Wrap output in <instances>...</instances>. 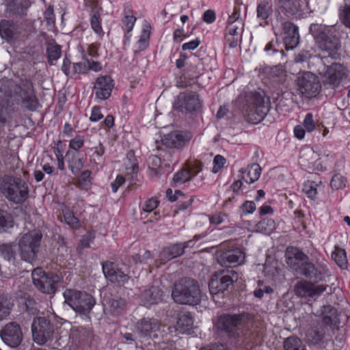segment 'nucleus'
<instances>
[{"mask_svg": "<svg viewBox=\"0 0 350 350\" xmlns=\"http://www.w3.org/2000/svg\"><path fill=\"white\" fill-rule=\"evenodd\" d=\"M253 325L252 317L248 313L224 314L217 318L216 327L230 338L245 341L250 338V328Z\"/></svg>", "mask_w": 350, "mask_h": 350, "instance_id": "f257e3e1", "label": "nucleus"}, {"mask_svg": "<svg viewBox=\"0 0 350 350\" xmlns=\"http://www.w3.org/2000/svg\"><path fill=\"white\" fill-rule=\"evenodd\" d=\"M198 282L190 278H183L175 282L172 292L173 300L179 304L196 305L200 301Z\"/></svg>", "mask_w": 350, "mask_h": 350, "instance_id": "f03ea898", "label": "nucleus"}, {"mask_svg": "<svg viewBox=\"0 0 350 350\" xmlns=\"http://www.w3.org/2000/svg\"><path fill=\"white\" fill-rule=\"evenodd\" d=\"M310 31L316 40L319 49L321 50L319 55L323 59L330 57L337 59L340 57L338 53V40L328 34V29L326 26L318 24H312Z\"/></svg>", "mask_w": 350, "mask_h": 350, "instance_id": "7ed1b4c3", "label": "nucleus"}, {"mask_svg": "<svg viewBox=\"0 0 350 350\" xmlns=\"http://www.w3.org/2000/svg\"><path fill=\"white\" fill-rule=\"evenodd\" d=\"M0 191L8 200L16 204L24 202L29 194L27 183L10 176H5L0 180Z\"/></svg>", "mask_w": 350, "mask_h": 350, "instance_id": "20e7f679", "label": "nucleus"}, {"mask_svg": "<svg viewBox=\"0 0 350 350\" xmlns=\"http://www.w3.org/2000/svg\"><path fill=\"white\" fill-rule=\"evenodd\" d=\"M42 239V234L38 230H31L22 236L18 245L23 260L31 263L36 260Z\"/></svg>", "mask_w": 350, "mask_h": 350, "instance_id": "39448f33", "label": "nucleus"}, {"mask_svg": "<svg viewBox=\"0 0 350 350\" xmlns=\"http://www.w3.org/2000/svg\"><path fill=\"white\" fill-rule=\"evenodd\" d=\"M65 302L76 312L87 314L96 304L95 299L85 292L67 289L64 293Z\"/></svg>", "mask_w": 350, "mask_h": 350, "instance_id": "423d86ee", "label": "nucleus"}, {"mask_svg": "<svg viewBox=\"0 0 350 350\" xmlns=\"http://www.w3.org/2000/svg\"><path fill=\"white\" fill-rule=\"evenodd\" d=\"M33 340L39 345H44L54 339L55 326L46 317L33 319L31 324Z\"/></svg>", "mask_w": 350, "mask_h": 350, "instance_id": "0eeeda50", "label": "nucleus"}, {"mask_svg": "<svg viewBox=\"0 0 350 350\" xmlns=\"http://www.w3.org/2000/svg\"><path fill=\"white\" fill-rule=\"evenodd\" d=\"M33 284L44 293L53 294L57 290V284L61 280V276L53 272H44L41 268L33 269L31 273Z\"/></svg>", "mask_w": 350, "mask_h": 350, "instance_id": "6e6552de", "label": "nucleus"}, {"mask_svg": "<svg viewBox=\"0 0 350 350\" xmlns=\"http://www.w3.org/2000/svg\"><path fill=\"white\" fill-rule=\"evenodd\" d=\"M237 280L238 275L233 269H219L213 273L208 283L210 292L212 294L224 292Z\"/></svg>", "mask_w": 350, "mask_h": 350, "instance_id": "1a4fd4ad", "label": "nucleus"}, {"mask_svg": "<svg viewBox=\"0 0 350 350\" xmlns=\"http://www.w3.org/2000/svg\"><path fill=\"white\" fill-rule=\"evenodd\" d=\"M243 28L244 21L241 17L240 5H235L226 21V38L228 42H230V47L234 48L237 46V38H234V36L241 33Z\"/></svg>", "mask_w": 350, "mask_h": 350, "instance_id": "9d476101", "label": "nucleus"}, {"mask_svg": "<svg viewBox=\"0 0 350 350\" xmlns=\"http://www.w3.org/2000/svg\"><path fill=\"white\" fill-rule=\"evenodd\" d=\"M202 106V101L195 92H180L175 98L173 107L181 112L194 113Z\"/></svg>", "mask_w": 350, "mask_h": 350, "instance_id": "9b49d317", "label": "nucleus"}, {"mask_svg": "<svg viewBox=\"0 0 350 350\" xmlns=\"http://www.w3.org/2000/svg\"><path fill=\"white\" fill-rule=\"evenodd\" d=\"M298 91L306 98L315 97L321 90L319 78L310 72H304L297 79Z\"/></svg>", "mask_w": 350, "mask_h": 350, "instance_id": "f8f14e48", "label": "nucleus"}, {"mask_svg": "<svg viewBox=\"0 0 350 350\" xmlns=\"http://www.w3.org/2000/svg\"><path fill=\"white\" fill-rule=\"evenodd\" d=\"M0 336L5 344L12 348L18 347L23 338L21 326L16 322L6 324L0 331Z\"/></svg>", "mask_w": 350, "mask_h": 350, "instance_id": "ddd939ff", "label": "nucleus"}, {"mask_svg": "<svg viewBox=\"0 0 350 350\" xmlns=\"http://www.w3.org/2000/svg\"><path fill=\"white\" fill-rule=\"evenodd\" d=\"M347 77V70L343 65L338 63H332L325 72L324 83L325 85L334 89L338 87Z\"/></svg>", "mask_w": 350, "mask_h": 350, "instance_id": "4468645a", "label": "nucleus"}, {"mask_svg": "<svg viewBox=\"0 0 350 350\" xmlns=\"http://www.w3.org/2000/svg\"><path fill=\"white\" fill-rule=\"evenodd\" d=\"M216 256L218 263L223 267L239 265L243 261L245 258L243 252L239 248L217 252Z\"/></svg>", "mask_w": 350, "mask_h": 350, "instance_id": "2eb2a0df", "label": "nucleus"}, {"mask_svg": "<svg viewBox=\"0 0 350 350\" xmlns=\"http://www.w3.org/2000/svg\"><path fill=\"white\" fill-rule=\"evenodd\" d=\"M113 83L109 76L98 77L94 83V92L98 101L107 100L111 94Z\"/></svg>", "mask_w": 350, "mask_h": 350, "instance_id": "dca6fc26", "label": "nucleus"}, {"mask_svg": "<svg viewBox=\"0 0 350 350\" xmlns=\"http://www.w3.org/2000/svg\"><path fill=\"white\" fill-rule=\"evenodd\" d=\"M20 89L23 107L29 111H35L38 107V100L34 94L32 83L25 80L21 83Z\"/></svg>", "mask_w": 350, "mask_h": 350, "instance_id": "f3484780", "label": "nucleus"}, {"mask_svg": "<svg viewBox=\"0 0 350 350\" xmlns=\"http://www.w3.org/2000/svg\"><path fill=\"white\" fill-rule=\"evenodd\" d=\"M326 286L323 285H317L306 281L298 282L294 287V291L296 295L301 297H314L319 296L325 291Z\"/></svg>", "mask_w": 350, "mask_h": 350, "instance_id": "a211bd4d", "label": "nucleus"}, {"mask_svg": "<svg viewBox=\"0 0 350 350\" xmlns=\"http://www.w3.org/2000/svg\"><path fill=\"white\" fill-rule=\"evenodd\" d=\"M103 271L107 278L119 286H124L130 279L127 274L116 267L114 263L109 261L103 263Z\"/></svg>", "mask_w": 350, "mask_h": 350, "instance_id": "6ab92c4d", "label": "nucleus"}, {"mask_svg": "<svg viewBox=\"0 0 350 350\" xmlns=\"http://www.w3.org/2000/svg\"><path fill=\"white\" fill-rule=\"evenodd\" d=\"M284 31V43L286 50L295 49L299 44V35L298 27L290 21H286L282 24Z\"/></svg>", "mask_w": 350, "mask_h": 350, "instance_id": "aec40b11", "label": "nucleus"}, {"mask_svg": "<svg viewBox=\"0 0 350 350\" xmlns=\"http://www.w3.org/2000/svg\"><path fill=\"white\" fill-rule=\"evenodd\" d=\"M287 265L295 272L306 261L308 256L296 247H288L285 252Z\"/></svg>", "mask_w": 350, "mask_h": 350, "instance_id": "412c9836", "label": "nucleus"}, {"mask_svg": "<svg viewBox=\"0 0 350 350\" xmlns=\"http://www.w3.org/2000/svg\"><path fill=\"white\" fill-rule=\"evenodd\" d=\"M202 163L193 162L188 165L187 168L177 172L173 177V181L176 185L183 184L190 180L202 170Z\"/></svg>", "mask_w": 350, "mask_h": 350, "instance_id": "4be33fe9", "label": "nucleus"}, {"mask_svg": "<svg viewBox=\"0 0 350 350\" xmlns=\"http://www.w3.org/2000/svg\"><path fill=\"white\" fill-rule=\"evenodd\" d=\"M163 292L158 286L151 285L142 292L141 295L142 303L147 308L158 304L163 299Z\"/></svg>", "mask_w": 350, "mask_h": 350, "instance_id": "5701e85b", "label": "nucleus"}, {"mask_svg": "<svg viewBox=\"0 0 350 350\" xmlns=\"http://www.w3.org/2000/svg\"><path fill=\"white\" fill-rule=\"evenodd\" d=\"M160 321L154 318H143L139 320L135 325L137 332L142 337H146L151 333L155 332L160 329Z\"/></svg>", "mask_w": 350, "mask_h": 350, "instance_id": "b1692460", "label": "nucleus"}, {"mask_svg": "<svg viewBox=\"0 0 350 350\" xmlns=\"http://www.w3.org/2000/svg\"><path fill=\"white\" fill-rule=\"evenodd\" d=\"M191 138V135L189 132L174 131L165 137L163 142L168 147L180 148L185 146Z\"/></svg>", "mask_w": 350, "mask_h": 350, "instance_id": "393cba45", "label": "nucleus"}, {"mask_svg": "<svg viewBox=\"0 0 350 350\" xmlns=\"http://www.w3.org/2000/svg\"><path fill=\"white\" fill-rule=\"evenodd\" d=\"M331 330L329 327L321 322L317 326L310 327L307 330L306 334V340L309 343L319 344Z\"/></svg>", "mask_w": 350, "mask_h": 350, "instance_id": "a878e982", "label": "nucleus"}, {"mask_svg": "<svg viewBox=\"0 0 350 350\" xmlns=\"http://www.w3.org/2000/svg\"><path fill=\"white\" fill-rule=\"evenodd\" d=\"M20 35L19 25L9 20L0 21V36L8 42L18 38Z\"/></svg>", "mask_w": 350, "mask_h": 350, "instance_id": "bb28decb", "label": "nucleus"}, {"mask_svg": "<svg viewBox=\"0 0 350 350\" xmlns=\"http://www.w3.org/2000/svg\"><path fill=\"white\" fill-rule=\"evenodd\" d=\"M103 301L105 306H107V308L113 315L122 314L126 307V300L118 295L105 297Z\"/></svg>", "mask_w": 350, "mask_h": 350, "instance_id": "cd10ccee", "label": "nucleus"}, {"mask_svg": "<svg viewBox=\"0 0 350 350\" xmlns=\"http://www.w3.org/2000/svg\"><path fill=\"white\" fill-rule=\"evenodd\" d=\"M191 241L185 243L183 245L176 243L163 249L159 254L160 260L163 262H165L171 259L181 256L184 253L185 249L188 246L189 243Z\"/></svg>", "mask_w": 350, "mask_h": 350, "instance_id": "c85d7f7f", "label": "nucleus"}, {"mask_svg": "<svg viewBox=\"0 0 350 350\" xmlns=\"http://www.w3.org/2000/svg\"><path fill=\"white\" fill-rule=\"evenodd\" d=\"M102 8L98 5H95L90 13V23L91 29L97 36V37L102 40L105 35L102 27V18H100V14Z\"/></svg>", "mask_w": 350, "mask_h": 350, "instance_id": "c756f323", "label": "nucleus"}, {"mask_svg": "<svg viewBox=\"0 0 350 350\" xmlns=\"http://www.w3.org/2000/svg\"><path fill=\"white\" fill-rule=\"evenodd\" d=\"M267 109L264 104L262 98L257 100V103L252 106L247 112V116L248 120L254 124L262 121L266 116Z\"/></svg>", "mask_w": 350, "mask_h": 350, "instance_id": "7c9ffc66", "label": "nucleus"}, {"mask_svg": "<svg viewBox=\"0 0 350 350\" xmlns=\"http://www.w3.org/2000/svg\"><path fill=\"white\" fill-rule=\"evenodd\" d=\"M322 313L323 315L321 320L322 323L329 327L332 331L334 329L333 326L336 327L340 323L336 308L331 306H324Z\"/></svg>", "mask_w": 350, "mask_h": 350, "instance_id": "2f4dec72", "label": "nucleus"}, {"mask_svg": "<svg viewBox=\"0 0 350 350\" xmlns=\"http://www.w3.org/2000/svg\"><path fill=\"white\" fill-rule=\"evenodd\" d=\"M243 175L242 178L247 183L251 184L256 181L261 174V167L257 163H252L246 169H241L239 171Z\"/></svg>", "mask_w": 350, "mask_h": 350, "instance_id": "473e14b6", "label": "nucleus"}, {"mask_svg": "<svg viewBox=\"0 0 350 350\" xmlns=\"http://www.w3.org/2000/svg\"><path fill=\"white\" fill-rule=\"evenodd\" d=\"M68 168L72 173L76 175L84 166V161L82 157L75 152L68 150L66 154Z\"/></svg>", "mask_w": 350, "mask_h": 350, "instance_id": "72a5a7b5", "label": "nucleus"}, {"mask_svg": "<svg viewBox=\"0 0 350 350\" xmlns=\"http://www.w3.org/2000/svg\"><path fill=\"white\" fill-rule=\"evenodd\" d=\"M277 5L286 15H295L299 10L297 0H278Z\"/></svg>", "mask_w": 350, "mask_h": 350, "instance_id": "f704fd0d", "label": "nucleus"}, {"mask_svg": "<svg viewBox=\"0 0 350 350\" xmlns=\"http://www.w3.org/2000/svg\"><path fill=\"white\" fill-rule=\"evenodd\" d=\"M193 321L189 312H182L178 314L176 326L180 332H189L193 326Z\"/></svg>", "mask_w": 350, "mask_h": 350, "instance_id": "c9c22d12", "label": "nucleus"}, {"mask_svg": "<svg viewBox=\"0 0 350 350\" xmlns=\"http://www.w3.org/2000/svg\"><path fill=\"white\" fill-rule=\"evenodd\" d=\"M30 6L29 0H15L10 5V12L16 16L26 15L27 10Z\"/></svg>", "mask_w": 350, "mask_h": 350, "instance_id": "e433bc0d", "label": "nucleus"}, {"mask_svg": "<svg viewBox=\"0 0 350 350\" xmlns=\"http://www.w3.org/2000/svg\"><path fill=\"white\" fill-rule=\"evenodd\" d=\"M296 273L309 278H317L321 274V272L309 260L303 263Z\"/></svg>", "mask_w": 350, "mask_h": 350, "instance_id": "4c0bfd02", "label": "nucleus"}, {"mask_svg": "<svg viewBox=\"0 0 350 350\" xmlns=\"http://www.w3.org/2000/svg\"><path fill=\"white\" fill-rule=\"evenodd\" d=\"M249 225L254 226L252 231L265 234H269L275 226L274 220H254V224Z\"/></svg>", "mask_w": 350, "mask_h": 350, "instance_id": "58836bf2", "label": "nucleus"}, {"mask_svg": "<svg viewBox=\"0 0 350 350\" xmlns=\"http://www.w3.org/2000/svg\"><path fill=\"white\" fill-rule=\"evenodd\" d=\"M16 245L14 243L0 244V256L9 262L16 259Z\"/></svg>", "mask_w": 350, "mask_h": 350, "instance_id": "ea45409f", "label": "nucleus"}, {"mask_svg": "<svg viewBox=\"0 0 350 350\" xmlns=\"http://www.w3.org/2000/svg\"><path fill=\"white\" fill-rule=\"evenodd\" d=\"M124 17L122 19V28L124 30H127L128 31H132L137 18L133 14V11L131 8L129 6L125 7L123 10Z\"/></svg>", "mask_w": 350, "mask_h": 350, "instance_id": "a19ab883", "label": "nucleus"}, {"mask_svg": "<svg viewBox=\"0 0 350 350\" xmlns=\"http://www.w3.org/2000/svg\"><path fill=\"white\" fill-rule=\"evenodd\" d=\"M61 47L55 42H49L46 46L48 62L53 65L61 56Z\"/></svg>", "mask_w": 350, "mask_h": 350, "instance_id": "79ce46f5", "label": "nucleus"}, {"mask_svg": "<svg viewBox=\"0 0 350 350\" xmlns=\"http://www.w3.org/2000/svg\"><path fill=\"white\" fill-rule=\"evenodd\" d=\"M272 7L268 1H260L256 8V16L258 19L267 20L272 14Z\"/></svg>", "mask_w": 350, "mask_h": 350, "instance_id": "37998d69", "label": "nucleus"}, {"mask_svg": "<svg viewBox=\"0 0 350 350\" xmlns=\"http://www.w3.org/2000/svg\"><path fill=\"white\" fill-rule=\"evenodd\" d=\"M284 350H306L303 342L297 337L291 336L284 342Z\"/></svg>", "mask_w": 350, "mask_h": 350, "instance_id": "c03bdc74", "label": "nucleus"}, {"mask_svg": "<svg viewBox=\"0 0 350 350\" xmlns=\"http://www.w3.org/2000/svg\"><path fill=\"white\" fill-rule=\"evenodd\" d=\"M13 303L7 297H0V321L8 317L12 311Z\"/></svg>", "mask_w": 350, "mask_h": 350, "instance_id": "a18cd8bd", "label": "nucleus"}, {"mask_svg": "<svg viewBox=\"0 0 350 350\" xmlns=\"http://www.w3.org/2000/svg\"><path fill=\"white\" fill-rule=\"evenodd\" d=\"M150 35V25L147 23L144 25L139 39L137 43L139 50H144L148 45Z\"/></svg>", "mask_w": 350, "mask_h": 350, "instance_id": "49530a36", "label": "nucleus"}, {"mask_svg": "<svg viewBox=\"0 0 350 350\" xmlns=\"http://www.w3.org/2000/svg\"><path fill=\"white\" fill-rule=\"evenodd\" d=\"M332 257L340 267L344 269L347 267V260L345 250L335 247V250L332 252Z\"/></svg>", "mask_w": 350, "mask_h": 350, "instance_id": "de8ad7c7", "label": "nucleus"}, {"mask_svg": "<svg viewBox=\"0 0 350 350\" xmlns=\"http://www.w3.org/2000/svg\"><path fill=\"white\" fill-rule=\"evenodd\" d=\"M316 157L317 155L312 149H306L301 152L299 159L302 165L306 166V162L310 165L314 163Z\"/></svg>", "mask_w": 350, "mask_h": 350, "instance_id": "09e8293b", "label": "nucleus"}, {"mask_svg": "<svg viewBox=\"0 0 350 350\" xmlns=\"http://www.w3.org/2000/svg\"><path fill=\"white\" fill-rule=\"evenodd\" d=\"M159 204L158 200L156 198H152L144 203V205L142 207V211L141 215L144 217H149L148 215H143V214L148 213L151 214L152 212L157 207ZM153 217V215H150V219Z\"/></svg>", "mask_w": 350, "mask_h": 350, "instance_id": "8fccbe9b", "label": "nucleus"}, {"mask_svg": "<svg viewBox=\"0 0 350 350\" xmlns=\"http://www.w3.org/2000/svg\"><path fill=\"white\" fill-rule=\"evenodd\" d=\"M347 180L340 174H335L330 182L333 190L342 189L346 187Z\"/></svg>", "mask_w": 350, "mask_h": 350, "instance_id": "3c124183", "label": "nucleus"}, {"mask_svg": "<svg viewBox=\"0 0 350 350\" xmlns=\"http://www.w3.org/2000/svg\"><path fill=\"white\" fill-rule=\"evenodd\" d=\"M127 170H131V172L135 173L137 168V162L135 154L133 151H129L126 154V161L124 162Z\"/></svg>", "mask_w": 350, "mask_h": 350, "instance_id": "603ef678", "label": "nucleus"}, {"mask_svg": "<svg viewBox=\"0 0 350 350\" xmlns=\"http://www.w3.org/2000/svg\"><path fill=\"white\" fill-rule=\"evenodd\" d=\"M303 191L309 198L313 200L317 195V184L313 181H308L304 185Z\"/></svg>", "mask_w": 350, "mask_h": 350, "instance_id": "864d4df0", "label": "nucleus"}, {"mask_svg": "<svg viewBox=\"0 0 350 350\" xmlns=\"http://www.w3.org/2000/svg\"><path fill=\"white\" fill-rule=\"evenodd\" d=\"M89 70L88 59H83L82 62L74 63L72 65V74H85Z\"/></svg>", "mask_w": 350, "mask_h": 350, "instance_id": "5fc2aeb1", "label": "nucleus"}, {"mask_svg": "<svg viewBox=\"0 0 350 350\" xmlns=\"http://www.w3.org/2000/svg\"><path fill=\"white\" fill-rule=\"evenodd\" d=\"M95 235L94 232H88L81 239L77 250L79 252L84 248H89L90 247V243L94 240Z\"/></svg>", "mask_w": 350, "mask_h": 350, "instance_id": "6e6d98bb", "label": "nucleus"}, {"mask_svg": "<svg viewBox=\"0 0 350 350\" xmlns=\"http://www.w3.org/2000/svg\"><path fill=\"white\" fill-rule=\"evenodd\" d=\"M84 142L83 136L77 135L70 141L69 147L75 151H79L83 146Z\"/></svg>", "mask_w": 350, "mask_h": 350, "instance_id": "4d7b16f0", "label": "nucleus"}, {"mask_svg": "<svg viewBox=\"0 0 350 350\" xmlns=\"http://www.w3.org/2000/svg\"><path fill=\"white\" fill-rule=\"evenodd\" d=\"M226 159L223 156L220 154L216 155L213 159L212 172L215 174L217 173L224 167Z\"/></svg>", "mask_w": 350, "mask_h": 350, "instance_id": "13d9d810", "label": "nucleus"}, {"mask_svg": "<svg viewBox=\"0 0 350 350\" xmlns=\"http://www.w3.org/2000/svg\"><path fill=\"white\" fill-rule=\"evenodd\" d=\"M303 124L308 132H312L314 130L315 124L313 120V116L311 113H308L306 115Z\"/></svg>", "mask_w": 350, "mask_h": 350, "instance_id": "bf43d9fd", "label": "nucleus"}, {"mask_svg": "<svg viewBox=\"0 0 350 350\" xmlns=\"http://www.w3.org/2000/svg\"><path fill=\"white\" fill-rule=\"evenodd\" d=\"M256 208V204L253 201H246L241 206V211L244 215L253 213Z\"/></svg>", "mask_w": 350, "mask_h": 350, "instance_id": "052dcab7", "label": "nucleus"}, {"mask_svg": "<svg viewBox=\"0 0 350 350\" xmlns=\"http://www.w3.org/2000/svg\"><path fill=\"white\" fill-rule=\"evenodd\" d=\"M44 18L48 25H51L55 23V18L53 6L49 5L46 8L44 12Z\"/></svg>", "mask_w": 350, "mask_h": 350, "instance_id": "680f3d73", "label": "nucleus"}, {"mask_svg": "<svg viewBox=\"0 0 350 350\" xmlns=\"http://www.w3.org/2000/svg\"><path fill=\"white\" fill-rule=\"evenodd\" d=\"M192 202H193V199L191 198H189L188 200H187L181 203H178L177 205V208L174 211V214L173 216L174 217L179 212L183 211L187 209L191 205Z\"/></svg>", "mask_w": 350, "mask_h": 350, "instance_id": "e2e57ef3", "label": "nucleus"}, {"mask_svg": "<svg viewBox=\"0 0 350 350\" xmlns=\"http://www.w3.org/2000/svg\"><path fill=\"white\" fill-rule=\"evenodd\" d=\"M103 118V115L101 113L100 108L98 106H94L92 109L91 116L90 120L92 122H97Z\"/></svg>", "mask_w": 350, "mask_h": 350, "instance_id": "0e129e2a", "label": "nucleus"}, {"mask_svg": "<svg viewBox=\"0 0 350 350\" xmlns=\"http://www.w3.org/2000/svg\"><path fill=\"white\" fill-rule=\"evenodd\" d=\"M183 193L180 190H176L174 193H173V191L172 189H167L166 191V196L169 201L174 202L176 201L179 196H182Z\"/></svg>", "mask_w": 350, "mask_h": 350, "instance_id": "69168bd1", "label": "nucleus"}, {"mask_svg": "<svg viewBox=\"0 0 350 350\" xmlns=\"http://www.w3.org/2000/svg\"><path fill=\"white\" fill-rule=\"evenodd\" d=\"M200 41L198 39L193 40L190 42L184 43L182 45V49L183 51L194 50L200 45Z\"/></svg>", "mask_w": 350, "mask_h": 350, "instance_id": "338daca9", "label": "nucleus"}, {"mask_svg": "<svg viewBox=\"0 0 350 350\" xmlns=\"http://www.w3.org/2000/svg\"><path fill=\"white\" fill-rule=\"evenodd\" d=\"M344 24L350 28V4L346 5L342 13Z\"/></svg>", "mask_w": 350, "mask_h": 350, "instance_id": "774afa93", "label": "nucleus"}]
</instances>
